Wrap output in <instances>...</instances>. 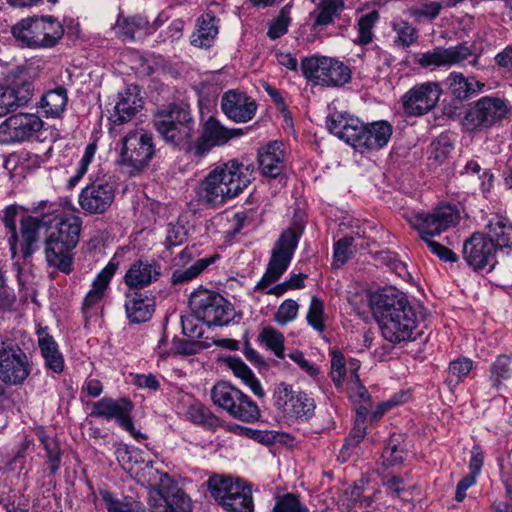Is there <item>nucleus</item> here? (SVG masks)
<instances>
[{"label":"nucleus","instance_id":"nucleus-1","mask_svg":"<svg viewBox=\"0 0 512 512\" xmlns=\"http://www.w3.org/2000/svg\"><path fill=\"white\" fill-rule=\"evenodd\" d=\"M369 303L385 340L401 344L416 339L418 316L404 293L383 289L372 293Z\"/></svg>","mask_w":512,"mask_h":512},{"label":"nucleus","instance_id":"nucleus-2","mask_svg":"<svg viewBox=\"0 0 512 512\" xmlns=\"http://www.w3.org/2000/svg\"><path fill=\"white\" fill-rule=\"evenodd\" d=\"M254 165L236 159L216 164L201 180L196 194L203 204L216 208L241 194L253 180Z\"/></svg>","mask_w":512,"mask_h":512},{"label":"nucleus","instance_id":"nucleus-3","mask_svg":"<svg viewBox=\"0 0 512 512\" xmlns=\"http://www.w3.org/2000/svg\"><path fill=\"white\" fill-rule=\"evenodd\" d=\"M326 125L332 134L362 155L384 149L393 134V127L386 120L364 123L359 118L341 111L331 112L327 116Z\"/></svg>","mask_w":512,"mask_h":512},{"label":"nucleus","instance_id":"nucleus-4","mask_svg":"<svg viewBox=\"0 0 512 512\" xmlns=\"http://www.w3.org/2000/svg\"><path fill=\"white\" fill-rule=\"evenodd\" d=\"M410 226L415 229L420 238L427 244L433 254L441 260L453 262L456 255L449 248L432 240L449 228L455 226L459 219V210L454 205L443 204L431 212H407L404 215Z\"/></svg>","mask_w":512,"mask_h":512},{"label":"nucleus","instance_id":"nucleus-5","mask_svg":"<svg viewBox=\"0 0 512 512\" xmlns=\"http://www.w3.org/2000/svg\"><path fill=\"white\" fill-rule=\"evenodd\" d=\"M45 240V259L50 267L69 274L73 267V250L79 241L81 221L78 217L55 218Z\"/></svg>","mask_w":512,"mask_h":512},{"label":"nucleus","instance_id":"nucleus-6","mask_svg":"<svg viewBox=\"0 0 512 512\" xmlns=\"http://www.w3.org/2000/svg\"><path fill=\"white\" fill-rule=\"evenodd\" d=\"M211 497L228 512H253L251 486L240 478L213 475L207 481Z\"/></svg>","mask_w":512,"mask_h":512},{"label":"nucleus","instance_id":"nucleus-7","mask_svg":"<svg viewBox=\"0 0 512 512\" xmlns=\"http://www.w3.org/2000/svg\"><path fill=\"white\" fill-rule=\"evenodd\" d=\"M63 33V25L53 16L23 19L12 27L17 42L30 48H52Z\"/></svg>","mask_w":512,"mask_h":512},{"label":"nucleus","instance_id":"nucleus-8","mask_svg":"<svg viewBox=\"0 0 512 512\" xmlns=\"http://www.w3.org/2000/svg\"><path fill=\"white\" fill-rule=\"evenodd\" d=\"M193 316L207 326L228 325L235 316L233 305L221 294L199 287L189 298Z\"/></svg>","mask_w":512,"mask_h":512},{"label":"nucleus","instance_id":"nucleus-9","mask_svg":"<svg viewBox=\"0 0 512 512\" xmlns=\"http://www.w3.org/2000/svg\"><path fill=\"white\" fill-rule=\"evenodd\" d=\"M211 399L214 405L240 421L253 423L260 417L257 404L229 382L216 383L211 389Z\"/></svg>","mask_w":512,"mask_h":512},{"label":"nucleus","instance_id":"nucleus-10","mask_svg":"<svg viewBox=\"0 0 512 512\" xmlns=\"http://www.w3.org/2000/svg\"><path fill=\"white\" fill-rule=\"evenodd\" d=\"M303 76L309 81L326 87H339L348 83L352 71L337 58L313 55L301 61Z\"/></svg>","mask_w":512,"mask_h":512},{"label":"nucleus","instance_id":"nucleus-11","mask_svg":"<svg viewBox=\"0 0 512 512\" xmlns=\"http://www.w3.org/2000/svg\"><path fill=\"white\" fill-rule=\"evenodd\" d=\"M509 113L506 100L483 96L471 103L464 112L462 126L469 132H480L500 123Z\"/></svg>","mask_w":512,"mask_h":512},{"label":"nucleus","instance_id":"nucleus-12","mask_svg":"<svg viewBox=\"0 0 512 512\" xmlns=\"http://www.w3.org/2000/svg\"><path fill=\"white\" fill-rule=\"evenodd\" d=\"M117 185L111 176L98 171L89 175V182L81 190L78 203L90 215L104 214L112 206Z\"/></svg>","mask_w":512,"mask_h":512},{"label":"nucleus","instance_id":"nucleus-13","mask_svg":"<svg viewBox=\"0 0 512 512\" xmlns=\"http://www.w3.org/2000/svg\"><path fill=\"white\" fill-rule=\"evenodd\" d=\"M154 125L166 142L177 146L186 143L194 130L190 109L183 104H172L167 110L159 112Z\"/></svg>","mask_w":512,"mask_h":512},{"label":"nucleus","instance_id":"nucleus-14","mask_svg":"<svg viewBox=\"0 0 512 512\" xmlns=\"http://www.w3.org/2000/svg\"><path fill=\"white\" fill-rule=\"evenodd\" d=\"M155 153L153 137L145 130L130 131L122 139L119 164L129 175L141 172Z\"/></svg>","mask_w":512,"mask_h":512},{"label":"nucleus","instance_id":"nucleus-15","mask_svg":"<svg viewBox=\"0 0 512 512\" xmlns=\"http://www.w3.org/2000/svg\"><path fill=\"white\" fill-rule=\"evenodd\" d=\"M32 371L27 353L13 340L0 335V382L9 386L22 385Z\"/></svg>","mask_w":512,"mask_h":512},{"label":"nucleus","instance_id":"nucleus-16","mask_svg":"<svg viewBox=\"0 0 512 512\" xmlns=\"http://www.w3.org/2000/svg\"><path fill=\"white\" fill-rule=\"evenodd\" d=\"M300 240V234L294 229L284 230L270 251L266 271L260 279V285L277 282L287 271Z\"/></svg>","mask_w":512,"mask_h":512},{"label":"nucleus","instance_id":"nucleus-17","mask_svg":"<svg viewBox=\"0 0 512 512\" xmlns=\"http://www.w3.org/2000/svg\"><path fill=\"white\" fill-rule=\"evenodd\" d=\"M360 367L359 360L350 358L346 362L341 352H332L331 377L336 388L340 391L346 389L349 397L354 401L365 402L369 399V394L360 382L358 375Z\"/></svg>","mask_w":512,"mask_h":512},{"label":"nucleus","instance_id":"nucleus-18","mask_svg":"<svg viewBox=\"0 0 512 512\" xmlns=\"http://www.w3.org/2000/svg\"><path fill=\"white\" fill-rule=\"evenodd\" d=\"M244 135L241 128H227L218 119L210 116L201 126L200 136L188 144L187 150L194 157L206 156L214 147L226 145L231 139Z\"/></svg>","mask_w":512,"mask_h":512},{"label":"nucleus","instance_id":"nucleus-19","mask_svg":"<svg viewBox=\"0 0 512 512\" xmlns=\"http://www.w3.org/2000/svg\"><path fill=\"white\" fill-rule=\"evenodd\" d=\"M129 462L133 465L128 468L131 476L140 485L150 489V496L155 493H163L173 488L176 483L166 472H161L154 467L153 461H145L139 449H131L126 452Z\"/></svg>","mask_w":512,"mask_h":512},{"label":"nucleus","instance_id":"nucleus-20","mask_svg":"<svg viewBox=\"0 0 512 512\" xmlns=\"http://www.w3.org/2000/svg\"><path fill=\"white\" fill-rule=\"evenodd\" d=\"M273 396L277 408L288 418L307 421L314 415V399L303 391L293 390L287 383L278 384Z\"/></svg>","mask_w":512,"mask_h":512},{"label":"nucleus","instance_id":"nucleus-21","mask_svg":"<svg viewBox=\"0 0 512 512\" xmlns=\"http://www.w3.org/2000/svg\"><path fill=\"white\" fill-rule=\"evenodd\" d=\"M470 57L473 58L469 61V64L476 66L479 56L474 53L473 47L460 43L447 48L435 47L430 51L420 54L416 61L423 68L452 67L460 65Z\"/></svg>","mask_w":512,"mask_h":512},{"label":"nucleus","instance_id":"nucleus-22","mask_svg":"<svg viewBox=\"0 0 512 512\" xmlns=\"http://www.w3.org/2000/svg\"><path fill=\"white\" fill-rule=\"evenodd\" d=\"M43 128V121L35 114L19 113L9 116L0 124V142L4 144L28 141Z\"/></svg>","mask_w":512,"mask_h":512},{"label":"nucleus","instance_id":"nucleus-23","mask_svg":"<svg viewBox=\"0 0 512 512\" xmlns=\"http://www.w3.org/2000/svg\"><path fill=\"white\" fill-rule=\"evenodd\" d=\"M441 93V87L437 82L415 85L403 95V109L410 116L424 115L436 106Z\"/></svg>","mask_w":512,"mask_h":512},{"label":"nucleus","instance_id":"nucleus-24","mask_svg":"<svg viewBox=\"0 0 512 512\" xmlns=\"http://www.w3.org/2000/svg\"><path fill=\"white\" fill-rule=\"evenodd\" d=\"M118 267L119 262L114 256L94 278L92 287L85 295L82 304V313L86 319H91L100 313L103 298Z\"/></svg>","mask_w":512,"mask_h":512},{"label":"nucleus","instance_id":"nucleus-25","mask_svg":"<svg viewBox=\"0 0 512 512\" xmlns=\"http://www.w3.org/2000/svg\"><path fill=\"white\" fill-rule=\"evenodd\" d=\"M257 108L256 101L239 90H228L221 97L222 112L235 123H246L252 120Z\"/></svg>","mask_w":512,"mask_h":512},{"label":"nucleus","instance_id":"nucleus-26","mask_svg":"<svg viewBox=\"0 0 512 512\" xmlns=\"http://www.w3.org/2000/svg\"><path fill=\"white\" fill-rule=\"evenodd\" d=\"M495 245L481 233L473 234L463 247L464 258L474 269L492 268L495 263Z\"/></svg>","mask_w":512,"mask_h":512},{"label":"nucleus","instance_id":"nucleus-27","mask_svg":"<svg viewBox=\"0 0 512 512\" xmlns=\"http://www.w3.org/2000/svg\"><path fill=\"white\" fill-rule=\"evenodd\" d=\"M259 169L265 177L277 178L285 171L286 151L284 144L272 141L258 150Z\"/></svg>","mask_w":512,"mask_h":512},{"label":"nucleus","instance_id":"nucleus-28","mask_svg":"<svg viewBox=\"0 0 512 512\" xmlns=\"http://www.w3.org/2000/svg\"><path fill=\"white\" fill-rule=\"evenodd\" d=\"M151 512H191L190 498L177 484L169 491L149 496Z\"/></svg>","mask_w":512,"mask_h":512},{"label":"nucleus","instance_id":"nucleus-29","mask_svg":"<svg viewBox=\"0 0 512 512\" xmlns=\"http://www.w3.org/2000/svg\"><path fill=\"white\" fill-rule=\"evenodd\" d=\"M38 347L44 360V366L51 375H59L64 371L65 359L58 343L51 336L46 328L37 332Z\"/></svg>","mask_w":512,"mask_h":512},{"label":"nucleus","instance_id":"nucleus-30","mask_svg":"<svg viewBox=\"0 0 512 512\" xmlns=\"http://www.w3.org/2000/svg\"><path fill=\"white\" fill-rule=\"evenodd\" d=\"M161 274L160 265L154 261L137 260L124 275V283L133 289H141L157 281Z\"/></svg>","mask_w":512,"mask_h":512},{"label":"nucleus","instance_id":"nucleus-31","mask_svg":"<svg viewBox=\"0 0 512 512\" xmlns=\"http://www.w3.org/2000/svg\"><path fill=\"white\" fill-rule=\"evenodd\" d=\"M133 410L131 401L120 398L113 399L104 397L91 403L90 416L103 418L105 420H116L120 424Z\"/></svg>","mask_w":512,"mask_h":512},{"label":"nucleus","instance_id":"nucleus-32","mask_svg":"<svg viewBox=\"0 0 512 512\" xmlns=\"http://www.w3.org/2000/svg\"><path fill=\"white\" fill-rule=\"evenodd\" d=\"M125 313L130 323L140 324L151 319L155 303L152 298L139 291L125 294Z\"/></svg>","mask_w":512,"mask_h":512},{"label":"nucleus","instance_id":"nucleus-33","mask_svg":"<svg viewBox=\"0 0 512 512\" xmlns=\"http://www.w3.org/2000/svg\"><path fill=\"white\" fill-rule=\"evenodd\" d=\"M142 106L143 99L139 88L135 85L126 87L118 94V101L114 107V121L120 124L130 121Z\"/></svg>","mask_w":512,"mask_h":512},{"label":"nucleus","instance_id":"nucleus-34","mask_svg":"<svg viewBox=\"0 0 512 512\" xmlns=\"http://www.w3.org/2000/svg\"><path fill=\"white\" fill-rule=\"evenodd\" d=\"M148 20L139 15H127L119 7L115 21L110 26V32L122 41H133L139 31L145 30L148 26Z\"/></svg>","mask_w":512,"mask_h":512},{"label":"nucleus","instance_id":"nucleus-35","mask_svg":"<svg viewBox=\"0 0 512 512\" xmlns=\"http://www.w3.org/2000/svg\"><path fill=\"white\" fill-rule=\"evenodd\" d=\"M487 239L491 240L495 249L512 251V223L502 215H494L486 224Z\"/></svg>","mask_w":512,"mask_h":512},{"label":"nucleus","instance_id":"nucleus-36","mask_svg":"<svg viewBox=\"0 0 512 512\" xmlns=\"http://www.w3.org/2000/svg\"><path fill=\"white\" fill-rule=\"evenodd\" d=\"M445 83L450 93L458 100L469 99L485 88V84L475 77H465L462 73L455 71L447 76Z\"/></svg>","mask_w":512,"mask_h":512},{"label":"nucleus","instance_id":"nucleus-37","mask_svg":"<svg viewBox=\"0 0 512 512\" xmlns=\"http://www.w3.org/2000/svg\"><path fill=\"white\" fill-rule=\"evenodd\" d=\"M42 218L28 216L21 220L20 253L24 258L30 257L35 251V245L39 236V229L47 221Z\"/></svg>","mask_w":512,"mask_h":512},{"label":"nucleus","instance_id":"nucleus-38","mask_svg":"<svg viewBox=\"0 0 512 512\" xmlns=\"http://www.w3.org/2000/svg\"><path fill=\"white\" fill-rule=\"evenodd\" d=\"M30 97L16 85L0 84V118L27 104Z\"/></svg>","mask_w":512,"mask_h":512},{"label":"nucleus","instance_id":"nucleus-39","mask_svg":"<svg viewBox=\"0 0 512 512\" xmlns=\"http://www.w3.org/2000/svg\"><path fill=\"white\" fill-rule=\"evenodd\" d=\"M218 34L216 18L211 14H204L197 20L196 30L191 36V44L200 48H209Z\"/></svg>","mask_w":512,"mask_h":512},{"label":"nucleus","instance_id":"nucleus-40","mask_svg":"<svg viewBox=\"0 0 512 512\" xmlns=\"http://www.w3.org/2000/svg\"><path fill=\"white\" fill-rule=\"evenodd\" d=\"M67 103V89L62 86H58L55 89L47 91L41 97L39 107L47 118H57L63 114Z\"/></svg>","mask_w":512,"mask_h":512},{"label":"nucleus","instance_id":"nucleus-41","mask_svg":"<svg viewBox=\"0 0 512 512\" xmlns=\"http://www.w3.org/2000/svg\"><path fill=\"white\" fill-rule=\"evenodd\" d=\"M390 27L394 33L393 46L396 48L407 49L418 40L417 28L400 17L394 18L390 22Z\"/></svg>","mask_w":512,"mask_h":512},{"label":"nucleus","instance_id":"nucleus-42","mask_svg":"<svg viewBox=\"0 0 512 512\" xmlns=\"http://www.w3.org/2000/svg\"><path fill=\"white\" fill-rule=\"evenodd\" d=\"M227 363L233 374L240 378L257 397H264L265 393L261 383L255 377L252 370L241 359L230 357L227 359Z\"/></svg>","mask_w":512,"mask_h":512},{"label":"nucleus","instance_id":"nucleus-43","mask_svg":"<svg viewBox=\"0 0 512 512\" xmlns=\"http://www.w3.org/2000/svg\"><path fill=\"white\" fill-rule=\"evenodd\" d=\"M343 9V0H322L312 13L314 26L330 25Z\"/></svg>","mask_w":512,"mask_h":512},{"label":"nucleus","instance_id":"nucleus-44","mask_svg":"<svg viewBox=\"0 0 512 512\" xmlns=\"http://www.w3.org/2000/svg\"><path fill=\"white\" fill-rule=\"evenodd\" d=\"M379 20L380 14L377 10L361 15L355 24L357 37L354 39V43L358 45H368L371 43L374 38L373 29Z\"/></svg>","mask_w":512,"mask_h":512},{"label":"nucleus","instance_id":"nucleus-45","mask_svg":"<svg viewBox=\"0 0 512 512\" xmlns=\"http://www.w3.org/2000/svg\"><path fill=\"white\" fill-rule=\"evenodd\" d=\"M218 255L201 258L187 268H179L173 271L171 281L173 284H183L199 276L207 267L216 262Z\"/></svg>","mask_w":512,"mask_h":512},{"label":"nucleus","instance_id":"nucleus-46","mask_svg":"<svg viewBox=\"0 0 512 512\" xmlns=\"http://www.w3.org/2000/svg\"><path fill=\"white\" fill-rule=\"evenodd\" d=\"M441 12V5L438 1L419 0L406 10V14L415 22L433 21Z\"/></svg>","mask_w":512,"mask_h":512},{"label":"nucleus","instance_id":"nucleus-47","mask_svg":"<svg viewBox=\"0 0 512 512\" xmlns=\"http://www.w3.org/2000/svg\"><path fill=\"white\" fill-rule=\"evenodd\" d=\"M362 234L359 230L352 231L350 234H347L340 238L334 244V253H333V265L335 267H340L344 263L348 261V259L352 256L354 252V248L356 244L354 243L356 238H361Z\"/></svg>","mask_w":512,"mask_h":512},{"label":"nucleus","instance_id":"nucleus-48","mask_svg":"<svg viewBox=\"0 0 512 512\" xmlns=\"http://www.w3.org/2000/svg\"><path fill=\"white\" fill-rule=\"evenodd\" d=\"M185 415L191 422L209 429H216L219 426V418L200 402L192 403Z\"/></svg>","mask_w":512,"mask_h":512},{"label":"nucleus","instance_id":"nucleus-49","mask_svg":"<svg viewBox=\"0 0 512 512\" xmlns=\"http://www.w3.org/2000/svg\"><path fill=\"white\" fill-rule=\"evenodd\" d=\"M108 512H145L144 506L128 498H117L108 491L100 492Z\"/></svg>","mask_w":512,"mask_h":512},{"label":"nucleus","instance_id":"nucleus-50","mask_svg":"<svg viewBox=\"0 0 512 512\" xmlns=\"http://www.w3.org/2000/svg\"><path fill=\"white\" fill-rule=\"evenodd\" d=\"M39 441L46 452L47 462L51 473H56L61 464V451L58 442L51 436L47 435L43 429L38 432Z\"/></svg>","mask_w":512,"mask_h":512},{"label":"nucleus","instance_id":"nucleus-51","mask_svg":"<svg viewBox=\"0 0 512 512\" xmlns=\"http://www.w3.org/2000/svg\"><path fill=\"white\" fill-rule=\"evenodd\" d=\"M512 377V357L499 355L490 367V381L493 387H499Z\"/></svg>","mask_w":512,"mask_h":512},{"label":"nucleus","instance_id":"nucleus-52","mask_svg":"<svg viewBox=\"0 0 512 512\" xmlns=\"http://www.w3.org/2000/svg\"><path fill=\"white\" fill-rule=\"evenodd\" d=\"M306 320L309 326L315 331L323 333L326 329L327 315L325 313V304L317 296H313L310 300Z\"/></svg>","mask_w":512,"mask_h":512},{"label":"nucleus","instance_id":"nucleus-53","mask_svg":"<svg viewBox=\"0 0 512 512\" xmlns=\"http://www.w3.org/2000/svg\"><path fill=\"white\" fill-rule=\"evenodd\" d=\"M406 455L404 447L399 444V438L392 436L382 452V464L387 468L401 464Z\"/></svg>","mask_w":512,"mask_h":512},{"label":"nucleus","instance_id":"nucleus-54","mask_svg":"<svg viewBox=\"0 0 512 512\" xmlns=\"http://www.w3.org/2000/svg\"><path fill=\"white\" fill-rule=\"evenodd\" d=\"M473 362L471 359L463 357L454 360L449 365L447 382L451 386H457L463 382L472 370Z\"/></svg>","mask_w":512,"mask_h":512},{"label":"nucleus","instance_id":"nucleus-55","mask_svg":"<svg viewBox=\"0 0 512 512\" xmlns=\"http://www.w3.org/2000/svg\"><path fill=\"white\" fill-rule=\"evenodd\" d=\"M260 340L275 356L282 358L284 353V336L272 327H265L259 335Z\"/></svg>","mask_w":512,"mask_h":512},{"label":"nucleus","instance_id":"nucleus-56","mask_svg":"<svg viewBox=\"0 0 512 512\" xmlns=\"http://www.w3.org/2000/svg\"><path fill=\"white\" fill-rule=\"evenodd\" d=\"M18 208L15 205H10L5 208L3 222L5 227L8 229L10 236L8 238V244L12 258H15L18 253V235L16 231V216Z\"/></svg>","mask_w":512,"mask_h":512},{"label":"nucleus","instance_id":"nucleus-57","mask_svg":"<svg viewBox=\"0 0 512 512\" xmlns=\"http://www.w3.org/2000/svg\"><path fill=\"white\" fill-rule=\"evenodd\" d=\"M453 144L448 135H440L430 145L429 161L442 164L451 154Z\"/></svg>","mask_w":512,"mask_h":512},{"label":"nucleus","instance_id":"nucleus-58","mask_svg":"<svg viewBox=\"0 0 512 512\" xmlns=\"http://www.w3.org/2000/svg\"><path fill=\"white\" fill-rule=\"evenodd\" d=\"M290 22V8L288 6H285L281 9L279 14L269 23V29L267 32V36L269 37V39L276 40L285 35L288 31Z\"/></svg>","mask_w":512,"mask_h":512},{"label":"nucleus","instance_id":"nucleus-59","mask_svg":"<svg viewBox=\"0 0 512 512\" xmlns=\"http://www.w3.org/2000/svg\"><path fill=\"white\" fill-rule=\"evenodd\" d=\"M188 235V230L181 220L175 223H169L166 230L164 245L167 249L182 245Z\"/></svg>","mask_w":512,"mask_h":512},{"label":"nucleus","instance_id":"nucleus-60","mask_svg":"<svg viewBox=\"0 0 512 512\" xmlns=\"http://www.w3.org/2000/svg\"><path fill=\"white\" fill-rule=\"evenodd\" d=\"M307 508L303 505L299 498L292 494L287 493L279 496L273 508V512H306Z\"/></svg>","mask_w":512,"mask_h":512},{"label":"nucleus","instance_id":"nucleus-61","mask_svg":"<svg viewBox=\"0 0 512 512\" xmlns=\"http://www.w3.org/2000/svg\"><path fill=\"white\" fill-rule=\"evenodd\" d=\"M366 435V425L363 423V420L356 419L354 427L349 433L348 437L345 440V443L341 449V455L343 457L349 455V450L351 448L356 447L365 437Z\"/></svg>","mask_w":512,"mask_h":512},{"label":"nucleus","instance_id":"nucleus-62","mask_svg":"<svg viewBox=\"0 0 512 512\" xmlns=\"http://www.w3.org/2000/svg\"><path fill=\"white\" fill-rule=\"evenodd\" d=\"M32 441L25 438L17 447V451L14 457L7 463L6 468H0V472H4L6 469L10 471H16L20 473L25 466L26 452L31 446Z\"/></svg>","mask_w":512,"mask_h":512},{"label":"nucleus","instance_id":"nucleus-63","mask_svg":"<svg viewBox=\"0 0 512 512\" xmlns=\"http://www.w3.org/2000/svg\"><path fill=\"white\" fill-rule=\"evenodd\" d=\"M298 310L299 305L296 301L286 299L279 306L275 314V321L280 325H285L296 319Z\"/></svg>","mask_w":512,"mask_h":512},{"label":"nucleus","instance_id":"nucleus-64","mask_svg":"<svg viewBox=\"0 0 512 512\" xmlns=\"http://www.w3.org/2000/svg\"><path fill=\"white\" fill-rule=\"evenodd\" d=\"M366 492L363 484H354L345 489L343 495L340 498V503L347 510L359 506L360 499L363 493Z\"/></svg>","mask_w":512,"mask_h":512}]
</instances>
